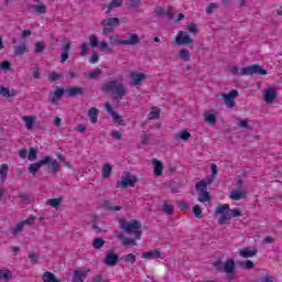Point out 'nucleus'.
Returning <instances> with one entry per match:
<instances>
[{"mask_svg": "<svg viewBox=\"0 0 282 282\" xmlns=\"http://www.w3.org/2000/svg\"><path fill=\"white\" fill-rule=\"evenodd\" d=\"M119 227L121 230L126 231L127 235L132 236L133 238H127L122 234H116L117 239L122 241V246H137L138 239L142 237V223L137 219L127 221V219L119 220Z\"/></svg>", "mask_w": 282, "mask_h": 282, "instance_id": "nucleus-1", "label": "nucleus"}, {"mask_svg": "<svg viewBox=\"0 0 282 282\" xmlns=\"http://www.w3.org/2000/svg\"><path fill=\"white\" fill-rule=\"evenodd\" d=\"M100 89L106 94H112L113 100H118V98H124V96H127V86L122 83H118V80L107 82Z\"/></svg>", "mask_w": 282, "mask_h": 282, "instance_id": "nucleus-2", "label": "nucleus"}, {"mask_svg": "<svg viewBox=\"0 0 282 282\" xmlns=\"http://www.w3.org/2000/svg\"><path fill=\"white\" fill-rule=\"evenodd\" d=\"M216 215H220L218 219L219 226H224L226 221L232 219V217H241V210L239 208L230 209V205H218L215 210Z\"/></svg>", "mask_w": 282, "mask_h": 282, "instance_id": "nucleus-3", "label": "nucleus"}, {"mask_svg": "<svg viewBox=\"0 0 282 282\" xmlns=\"http://www.w3.org/2000/svg\"><path fill=\"white\" fill-rule=\"evenodd\" d=\"M45 164H47V169L50 171H53V173H58V161L52 160V156H44L39 162L32 163L29 166V173H31L32 175H36L41 170V166H45Z\"/></svg>", "mask_w": 282, "mask_h": 282, "instance_id": "nucleus-4", "label": "nucleus"}, {"mask_svg": "<svg viewBox=\"0 0 282 282\" xmlns=\"http://www.w3.org/2000/svg\"><path fill=\"white\" fill-rule=\"evenodd\" d=\"M138 182V176L131 174V172H124L123 175H121L120 181L117 182L116 188H128L130 186L131 188H135V183Z\"/></svg>", "mask_w": 282, "mask_h": 282, "instance_id": "nucleus-5", "label": "nucleus"}, {"mask_svg": "<svg viewBox=\"0 0 282 282\" xmlns=\"http://www.w3.org/2000/svg\"><path fill=\"white\" fill-rule=\"evenodd\" d=\"M253 74H258L259 76H268V70L262 68L259 64L243 67L240 70V76H252Z\"/></svg>", "mask_w": 282, "mask_h": 282, "instance_id": "nucleus-6", "label": "nucleus"}, {"mask_svg": "<svg viewBox=\"0 0 282 282\" xmlns=\"http://www.w3.org/2000/svg\"><path fill=\"white\" fill-rule=\"evenodd\" d=\"M223 272H226L227 281H235L237 279V274H235V260L234 259H227L223 267Z\"/></svg>", "mask_w": 282, "mask_h": 282, "instance_id": "nucleus-7", "label": "nucleus"}, {"mask_svg": "<svg viewBox=\"0 0 282 282\" xmlns=\"http://www.w3.org/2000/svg\"><path fill=\"white\" fill-rule=\"evenodd\" d=\"M220 96L225 100V105L228 109H232L235 107V98L239 96V91L237 89H232L229 94L221 93Z\"/></svg>", "mask_w": 282, "mask_h": 282, "instance_id": "nucleus-8", "label": "nucleus"}, {"mask_svg": "<svg viewBox=\"0 0 282 282\" xmlns=\"http://www.w3.org/2000/svg\"><path fill=\"white\" fill-rule=\"evenodd\" d=\"M175 43L177 45H191V46H193L194 41H193V37H191V35H188L186 32L178 31V33L175 37Z\"/></svg>", "mask_w": 282, "mask_h": 282, "instance_id": "nucleus-9", "label": "nucleus"}, {"mask_svg": "<svg viewBox=\"0 0 282 282\" xmlns=\"http://www.w3.org/2000/svg\"><path fill=\"white\" fill-rule=\"evenodd\" d=\"M36 4H29L26 7L28 10H33L35 14H46L47 13V6L43 3L41 0H35Z\"/></svg>", "mask_w": 282, "mask_h": 282, "instance_id": "nucleus-10", "label": "nucleus"}, {"mask_svg": "<svg viewBox=\"0 0 282 282\" xmlns=\"http://www.w3.org/2000/svg\"><path fill=\"white\" fill-rule=\"evenodd\" d=\"M123 0H111L109 4H101L102 10H106V14H111L116 8H122Z\"/></svg>", "mask_w": 282, "mask_h": 282, "instance_id": "nucleus-11", "label": "nucleus"}, {"mask_svg": "<svg viewBox=\"0 0 282 282\" xmlns=\"http://www.w3.org/2000/svg\"><path fill=\"white\" fill-rule=\"evenodd\" d=\"M90 270H75L73 273V282H84L87 279V274H89Z\"/></svg>", "mask_w": 282, "mask_h": 282, "instance_id": "nucleus-12", "label": "nucleus"}, {"mask_svg": "<svg viewBox=\"0 0 282 282\" xmlns=\"http://www.w3.org/2000/svg\"><path fill=\"white\" fill-rule=\"evenodd\" d=\"M118 261H119L118 254H116L113 251H108L104 262L106 263V265L113 268V265L118 264Z\"/></svg>", "mask_w": 282, "mask_h": 282, "instance_id": "nucleus-13", "label": "nucleus"}, {"mask_svg": "<svg viewBox=\"0 0 282 282\" xmlns=\"http://www.w3.org/2000/svg\"><path fill=\"white\" fill-rule=\"evenodd\" d=\"M257 248L250 249V247H246L239 251V254L242 259H250L252 257H257Z\"/></svg>", "mask_w": 282, "mask_h": 282, "instance_id": "nucleus-14", "label": "nucleus"}, {"mask_svg": "<svg viewBox=\"0 0 282 282\" xmlns=\"http://www.w3.org/2000/svg\"><path fill=\"white\" fill-rule=\"evenodd\" d=\"M63 94H65V89L58 87L55 89L54 93H50V101L52 102V105H55L57 100L63 98Z\"/></svg>", "mask_w": 282, "mask_h": 282, "instance_id": "nucleus-15", "label": "nucleus"}, {"mask_svg": "<svg viewBox=\"0 0 282 282\" xmlns=\"http://www.w3.org/2000/svg\"><path fill=\"white\" fill-rule=\"evenodd\" d=\"M104 28H118L120 25V19L118 18H107L101 21Z\"/></svg>", "mask_w": 282, "mask_h": 282, "instance_id": "nucleus-16", "label": "nucleus"}, {"mask_svg": "<svg viewBox=\"0 0 282 282\" xmlns=\"http://www.w3.org/2000/svg\"><path fill=\"white\" fill-rule=\"evenodd\" d=\"M85 94V88L83 87H78V86H72L69 87V89L67 90V95L70 98H75V96H84Z\"/></svg>", "mask_w": 282, "mask_h": 282, "instance_id": "nucleus-17", "label": "nucleus"}, {"mask_svg": "<svg viewBox=\"0 0 282 282\" xmlns=\"http://www.w3.org/2000/svg\"><path fill=\"white\" fill-rule=\"evenodd\" d=\"M69 50H72V43L67 42L62 45L61 63H65L69 58Z\"/></svg>", "mask_w": 282, "mask_h": 282, "instance_id": "nucleus-18", "label": "nucleus"}, {"mask_svg": "<svg viewBox=\"0 0 282 282\" xmlns=\"http://www.w3.org/2000/svg\"><path fill=\"white\" fill-rule=\"evenodd\" d=\"M26 51H28V45L25 44V42H21L20 45H15L13 47V55L23 56V54H25Z\"/></svg>", "mask_w": 282, "mask_h": 282, "instance_id": "nucleus-19", "label": "nucleus"}, {"mask_svg": "<svg viewBox=\"0 0 282 282\" xmlns=\"http://www.w3.org/2000/svg\"><path fill=\"white\" fill-rule=\"evenodd\" d=\"M131 78H133L131 85L137 86L140 85L142 80H147V75L144 73H131Z\"/></svg>", "mask_w": 282, "mask_h": 282, "instance_id": "nucleus-20", "label": "nucleus"}, {"mask_svg": "<svg viewBox=\"0 0 282 282\" xmlns=\"http://www.w3.org/2000/svg\"><path fill=\"white\" fill-rule=\"evenodd\" d=\"M200 189V193L198 194V202L202 204H205V202H210V193H208V189L198 187Z\"/></svg>", "mask_w": 282, "mask_h": 282, "instance_id": "nucleus-21", "label": "nucleus"}, {"mask_svg": "<svg viewBox=\"0 0 282 282\" xmlns=\"http://www.w3.org/2000/svg\"><path fill=\"white\" fill-rule=\"evenodd\" d=\"M152 164L154 166V175H156V177H160V175H162V171H164V165L162 164V161L153 159Z\"/></svg>", "mask_w": 282, "mask_h": 282, "instance_id": "nucleus-22", "label": "nucleus"}, {"mask_svg": "<svg viewBox=\"0 0 282 282\" xmlns=\"http://www.w3.org/2000/svg\"><path fill=\"white\" fill-rule=\"evenodd\" d=\"M276 99V90L274 88H269L264 94V101L265 102H274Z\"/></svg>", "mask_w": 282, "mask_h": 282, "instance_id": "nucleus-23", "label": "nucleus"}, {"mask_svg": "<svg viewBox=\"0 0 282 282\" xmlns=\"http://www.w3.org/2000/svg\"><path fill=\"white\" fill-rule=\"evenodd\" d=\"M229 197L234 202H239V199H246V197H248V194L246 192H239L236 189V191H231Z\"/></svg>", "mask_w": 282, "mask_h": 282, "instance_id": "nucleus-24", "label": "nucleus"}, {"mask_svg": "<svg viewBox=\"0 0 282 282\" xmlns=\"http://www.w3.org/2000/svg\"><path fill=\"white\" fill-rule=\"evenodd\" d=\"M140 43V36L135 33L129 35V40H123L122 45H138Z\"/></svg>", "mask_w": 282, "mask_h": 282, "instance_id": "nucleus-25", "label": "nucleus"}, {"mask_svg": "<svg viewBox=\"0 0 282 282\" xmlns=\"http://www.w3.org/2000/svg\"><path fill=\"white\" fill-rule=\"evenodd\" d=\"M162 252L160 250H151L142 253V259H160Z\"/></svg>", "mask_w": 282, "mask_h": 282, "instance_id": "nucleus-26", "label": "nucleus"}, {"mask_svg": "<svg viewBox=\"0 0 282 282\" xmlns=\"http://www.w3.org/2000/svg\"><path fill=\"white\" fill-rule=\"evenodd\" d=\"M113 171V166L110 163H106L102 166L101 170V176L104 180H109V177H111V172Z\"/></svg>", "mask_w": 282, "mask_h": 282, "instance_id": "nucleus-27", "label": "nucleus"}, {"mask_svg": "<svg viewBox=\"0 0 282 282\" xmlns=\"http://www.w3.org/2000/svg\"><path fill=\"white\" fill-rule=\"evenodd\" d=\"M98 113H99V110L96 107H91L88 110V118L90 119L93 124H96V122H98Z\"/></svg>", "mask_w": 282, "mask_h": 282, "instance_id": "nucleus-28", "label": "nucleus"}, {"mask_svg": "<svg viewBox=\"0 0 282 282\" xmlns=\"http://www.w3.org/2000/svg\"><path fill=\"white\" fill-rule=\"evenodd\" d=\"M42 281L43 282H61V280H58L57 276L50 271L44 272L42 276Z\"/></svg>", "mask_w": 282, "mask_h": 282, "instance_id": "nucleus-29", "label": "nucleus"}, {"mask_svg": "<svg viewBox=\"0 0 282 282\" xmlns=\"http://www.w3.org/2000/svg\"><path fill=\"white\" fill-rule=\"evenodd\" d=\"M215 182V176L210 175L207 180H203L196 183V188H206V186H210V184Z\"/></svg>", "mask_w": 282, "mask_h": 282, "instance_id": "nucleus-30", "label": "nucleus"}, {"mask_svg": "<svg viewBox=\"0 0 282 282\" xmlns=\"http://www.w3.org/2000/svg\"><path fill=\"white\" fill-rule=\"evenodd\" d=\"M0 279H2L4 282L10 281L12 279V271L8 269L0 270Z\"/></svg>", "mask_w": 282, "mask_h": 282, "instance_id": "nucleus-31", "label": "nucleus"}, {"mask_svg": "<svg viewBox=\"0 0 282 282\" xmlns=\"http://www.w3.org/2000/svg\"><path fill=\"white\" fill-rule=\"evenodd\" d=\"M61 202H63V198H51L46 200V204L52 208H61Z\"/></svg>", "mask_w": 282, "mask_h": 282, "instance_id": "nucleus-32", "label": "nucleus"}, {"mask_svg": "<svg viewBox=\"0 0 282 282\" xmlns=\"http://www.w3.org/2000/svg\"><path fill=\"white\" fill-rule=\"evenodd\" d=\"M23 120L26 124V129H29V131H32V129H34V117L25 116L23 117Z\"/></svg>", "mask_w": 282, "mask_h": 282, "instance_id": "nucleus-33", "label": "nucleus"}, {"mask_svg": "<svg viewBox=\"0 0 282 282\" xmlns=\"http://www.w3.org/2000/svg\"><path fill=\"white\" fill-rule=\"evenodd\" d=\"M178 56L182 61L188 62L191 61V52L186 48L180 51Z\"/></svg>", "mask_w": 282, "mask_h": 282, "instance_id": "nucleus-34", "label": "nucleus"}, {"mask_svg": "<svg viewBox=\"0 0 282 282\" xmlns=\"http://www.w3.org/2000/svg\"><path fill=\"white\" fill-rule=\"evenodd\" d=\"M192 210L194 213V217L197 219H202L204 217V212H202V207L199 205L193 206Z\"/></svg>", "mask_w": 282, "mask_h": 282, "instance_id": "nucleus-35", "label": "nucleus"}, {"mask_svg": "<svg viewBox=\"0 0 282 282\" xmlns=\"http://www.w3.org/2000/svg\"><path fill=\"white\" fill-rule=\"evenodd\" d=\"M8 171H9L8 164H2L0 166V177L2 182H4V180H8Z\"/></svg>", "mask_w": 282, "mask_h": 282, "instance_id": "nucleus-36", "label": "nucleus"}, {"mask_svg": "<svg viewBox=\"0 0 282 282\" xmlns=\"http://www.w3.org/2000/svg\"><path fill=\"white\" fill-rule=\"evenodd\" d=\"M111 118L113 122H117V124H120V127H124V120L122 119V116L118 115V112H112Z\"/></svg>", "mask_w": 282, "mask_h": 282, "instance_id": "nucleus-37", "label": "nucleus"}, {"mask_svg": "<svg viewBox=\"0 0 282 282\" xmlns=\"http://www.w3.org/2000/svg\"><path fill=\"white\" fill-rule=\"evenodd\" d=\"M162 210L165 215H173L175 213V208L169 203H164Z\"/></svg>", "mask_w": 282, "mask_h": 282, "instance_id": "nucleus-38", "label": "nucleus"}, {"mask_svg": "<svg viewBox=\"0 0 282 282\" xmlns=\"http://www.w3.org/2000/svg\"><path fill=\"white\" fill-rule=\"evenodd\" d=\"M176 140H191V133L186 130L181 131L178 134H176Z\"/></svg>", "mask_w": 282, "mask_h": 282, "instance_id": "nucleus-39", "label": "nucleus"}, {"mask_svg": "<svg viewBox=\"0 0 282 282\" xmlns=\"http://www.w3.org/2000/svg\"><path fill=\"white\" fill-rule=\"evenodd\" d=\"M102 246H105V240H102V238H96L93 241V248H95V250H100V248H102Z\"/></svg>", "mask_w": 282, "mask_h": 282, "instance_id": "nucleus-40", "label": "nucleus"}, {"mask_svg": "<svg viewBox=\"0 0 282 282\" xmlns=\"http://www.w3.org/2000/svg\"><path fill=\"white\" fill-rule=\"evenodd\" d=\"M121 261H124L126 263H135V254L129 253L123 257H121Z\"/></svg>", "mask_w": 282, "mask_h": 282, "instance_id": "nucleus-41", "label": "nucleus"}, {"mask_svg": "<svg viewBox=\"0 0 282 282\" xmlns=\"http://www.w3.org/2000/svg\"><path fill=\"white\" fill-rule=\"evenodd\" d=\"M128 6L132 10H135V9L140 8V6H142V0H128Z\"/></svg>", "mask_w": 282, "mask_h": 282, "instance_id": "nucleus-42", "label": "nucleus"}, {"mask_svg": "<svg viewBox=\"0 0 282 282\" xmlns=\"http://www.w3.org/2000/svg\"><path fill=\"white\" fill-rule=\"evenodd\" d=\"M123 41L124 40H120V35H112V36H110L111 45H115V46L122 45Z\"/></svg>", "mask_w": 282, "mask_h": 282, "instance_id": "nucleus-43", "label": "nucleus"}, {"mask_svg": "<svg viewBox=\"0 0 282 282\" xmlns=\"http://www.w3.org/2000/svg\"><path fill=\"white\" fill-rule=\"evenodd\" d=\"M102 74V70L100 68H97L93 72L88 73V76L91 80H96V78H99V76Z\"/></svg>", "mask_w": 282, "mask_h": 282, "instance_id": "nucleus-44", "label": "nucleus"}, {"mask_svg": "<svg viewBox=\"0 0 282 282\" xmlns=\"http://www.w3.org/2000/svg\"><path fill=\"white\" fill-rule=\"evenodd\" d=\"M45 51V42H37L35 43V54H41Z\"/></svg>", "mask_w": 282, "mask_h": 282, "instance_id": "nucleus-45", "label": "nucleus"}, {"mask_svg": "<svg viewBox=\"0 0 282 282\" xmlns=\"http://www.w3.org/2000/svg\"><path fill=\"white\" fill-rule=\"evenodd\" d=\"M23 226H25V223L21 221L19 223L15 228L12 229V235L17 237L19 232H23Z\"/></svg>", "mask_w": 282, "mask_h": 282, "instance_id": "nucleus-46", "label": "nucleus"}, {"mask_svg": "<svg viewBox=\"0 0 282 282\" xmlns=\"http://www.w3.org/2000/svg\"><path fill=\"white\" fill-rule=\"evenodd\" d=\"M205 122H208L209 124H215V122H217V117L214 113H207L205 115Z\"/></svg>", "mask_w": 282, "mask_h": 282, "instance_id": "nucleus-47", "label": "nucleus"}, {"mask_svg": "<svg viewBox=\"0 0 282 282\" xmlns=\"http://www.w3.org/2000/svg\"><path fill=\"white\" fill-rule=\"evenodd\" d=\"M149 120H160V109H153L149 113Z\"/></svg>", "mask_w": 282, "mask_h": 282, "instance_id": "nucleus-48", "label": "nucleus"}, {"mask_svg": "<svg viewBox=\"0 0 282 282\" xmlns=\"http://www.w3.org/2000/svg\"><path fill=\"white\" fill-rule=\"evenodd\" d=\"M28 158L31 162H33V160H36V158H39L36 149L30 148Z\"/></svg>", "mask_w": 282, "mask_h": 282, "instance_id": "nucleus-49", "label": "nucleus"}, {"mask_svg": "<svg viewBox=\"0 0 282 282\" xmlns=\"http://www.w3.org/2000/svg\"><path fill=\"white\" fill-rule=\"evenodd\" d=\"M61 78H63V75L58 73H52L48 75L50 83H56V80H61Z\"/></svg>", "mask_w": 282, "mask_h": 282, "instance_id": "nucleus-50", "label": "nucleus"}, {"mask_svg": "<svg viewBox=\"0 0 282 282\" xmlns=\"http://www.w3.org/2000/svg\"><path fill=\"white\" fill-rule=\"evenodd\" d=\"M166 17H167L169 21H173V19H175V8L167 7Z\"/></svg>", "mask_w": 282, "mask_h": 282, "instance_id": "nucleus-51", "label": "nucleus"}, {"mask_svg": "<svg viewBox=\"0 0 282 282\" xmlns=\"http://www.w3.org/2000/svg\"><path fill=\"white\" fill-rule=\"evenodd\" d=\"M240 264V267H245L246 270H252V268H254V262H252L251 260H247L245 262H237Z\"/></svg>", "mask_w": 282, "mask_h": 282, "instance_id": "nucleus-52", "label": "nucleus"}, {"mask_svg": "<svg viewBox=\"0 0 282 282\" xmlns=\"http://www.w3.org/2000/svg\"><path fill=\"white\" fill-rule=\"evenodd\" d=\"M236 191L240 192V193H246V191H243V178L239 177L237 183H236Z\"/></svg>", "mask_w": 282, "mask_h": 282, "instance_id": "nucleus-53", "label": "nucleus"}, {"mask_svg": "<svg viewBox=\"0 0 282 282\" xmlns=\"http://www.w3.org/2000/svg\"><path fill=\"white\" fill-rule=\"evenodd\" d=\"M32 77L35 80H39V78H41V68H39L37 66L32 68Z\"/></svg>", "mask_w": 282, "mask_h": 282, "instance_id": "nucleus-54", "label": "nucleus"}, {"mask_svg": "<svg viewBox=\"0 0 282 282\" xmlns=\"http://www.w3.org/2000/svg\"><path fill=\"white\" fill-rule=\"evenodd\" d=\"M0 68L3 69V72H12V68L10 67V62L4 61L0 64Z\"/></svg>", "mask_w": 282, "mask_h": 282, "instance_id": "nucleus-55", "label": "nucleus"}, {"mask_svg": "<svg viewBox=\"0 0 282 282\" xmlns=\"http://www.w3.org/2000/svg\"><path fill=\"white\" fill-rule=\"evenodd\" d=\"M91 47H98V36L96 34H91L89 36Z\"/></svg>", "mask_w": 282, "mask_h": 282, "instance_id": "nucleus-56", "label": "nucleus"}, {"mask_svg": "<svg viewBox=\"0 0 282 282\" xmlns=\"http://www.w3.org/2000/svg\"><path fill=\"white\" fill-rule=\"evenodd\" d=\"M100 47L101 50L106 51V54H111L113 52V50L109 47V44H107V42H100Z\"/></svg>", "mask_w": 282, "mask_h": 282, "instance_id": "nucleus-57", "label": "nucleus"}, {"mask_svg": "<svg viewBox=\"0 0 282 282\" xmlns=\"http://www.w3.org/2000/svg\"><path fill=\"white\" fill-rule=\"evenodd\" d=\"M215 10H217V3L212 2L207 6L206 13L213 14Z\"/></svg>", "mask_w": 282, "mask_h": 282, "instance_id": "nucleus-58", "label": "nucleus"}, {"mask_svg": "<svg viewBox=\"0 0 282 282\" xmlns=\"http://www.w3.org/2000/svg\"><path fill=\"white\" fill-rule=\"evenodd\" d=\"M178 206L181 210H189L191 206H188V203L186 200H180Z\"/></svg>", "mask_w": 282, "mask_h": 282, "instance_id": "nucleus-59", "label": "nucleus"}, {"mask_svg": "<svg viewBox=\"0 0 282 282\" xmlns=\"http://www.w3.org/2000/svg\"><path fill=\"white\" fill-rule=\"evenodd\" d=\"M29 260L31 261V263H39V254H36L35 252H31L29 254Z\"/></svg>", "mask_w": 282, "mask_h": 282, "instance_id": "nucleus-60", "label": "nucleus"}, {"mask_svg": "<svg viewBox=\"0 0 282 282\" xmlns=\"http://www.w3.org/2000/svg\"><path fill=\"white\" fill-rule=\"evenodd\" d=\"M0 94L4 98H10V88L1 87L0 88Z\"/></svg>", "mask_w": 282, "mask_h": 282, "instance_id": "nucleus-61", "label": "nucleus"}, {"mask_svg": "<svg viewBox=\"0 0 282 282\" xmlns=\"http://www.w3.org/2000/svg\"><path fill=\"white\" fill-rule=\"evenodd\" d=\"M214 268L224 272V262L221 261V259L216 260V262L214 263Z\"/></svg>", "mask_w": 282, "mask_h": 282, "instance_id": "nucleus-62", "label": "nucleus"}, {"mask_svg": "<svg viewBox=\"0 0 282 282\" xmlns=\"http://www.w3.org/2000/svg\"><path fill=\"white\" fill-rule=\"evenodd\" d=\"M151 140V137L147 133L141 135V144H149V141Z\"/></svg>", "mask_w": 282, "mask_h": 282, "instance_id": "nucleus-63", "label": "nucleus"}, {"mask_svg": "<svg viewBox=\"0 0 282 282\" xmlns=\"http://www.w3.org/2000/svg\"><path fill=\"white\" fill-rule=\"evenodd\" d=\"M93 282H110L109 280H102V275L98 274L93 278Z\"/></svg>", "mask_w": 282, "mask_h": 282, "instance_id": "nucleus-64", "label": "nucleus"}]
</instances>
